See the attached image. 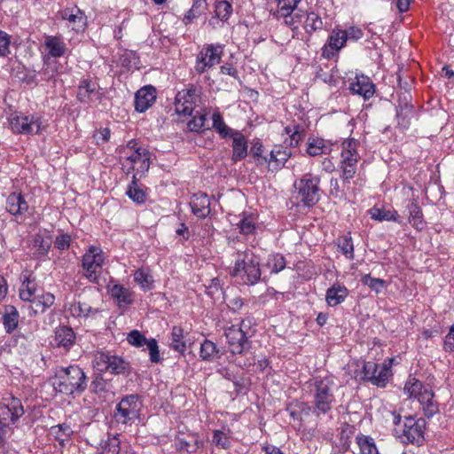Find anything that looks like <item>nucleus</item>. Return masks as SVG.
<instances>
[{"instance_id": "nucleus-1", "label": "nucleus", "mask_w": 454, "mask_h": 454, "mask_svg": "<svg viewBox=\"0 0 454 454\" xmlns=\"http://www.w3.org/2000/svg\"><path fill=\"white\" fill-rule=\"evenodd\" d=\"M53 387L56 391L65 395L82 393L87 388V377L77 365L62 367L54 378Z\"/></svg>"}, {"instance_id": "nucleus-2", "label": "nucleus", "mask_w": 454, "mask_h": 454, "mask_svg": "<svg viewBox=\"0 0 454 454\" xmlns=\"http://www.w3.org/2000/svg\"><path fill=\"white\" fill-rule=\"evenodd\" d=\"M134 141L129 142L127 146L120 151L121 162L128 173L134 172L136 177H141L148 171L150 167V153L141 146H137Z\"/></svg>"}, {"instance_id": "nucleus-3", "label": "nucleus", "mask_w": 454, "mask_h": 454, "mask_svg": "<svg viewBox=\"0 0 454 454\" xmlns=\"http://www.w3.org/2000/svg\"><path fill=\"white\" fill-rule=\"evenodd\" d=\"M333 380L328 377L323 379L317 378L309 385L310 392L313 395L315 412L317 415L320 413L325 414L332 409L333 403L335 401L333 391Z\"/></svg>"}, {"instance_id": "nucleus-4", "label": "nucleus", "mask_w": 454, "mask_h": 454, "mask_svg": "<svg viewBox=\"0 0 454 454\" xmlns=\"http://www.w3.org/2000/svg\"><path fill=\"white\" fill-rule=\"evenodd\" d=\"M358 147L359 142L354 138L345 139L341 144L339 167L341 171L340 177L344 183L349 182L356 173V166L360 160Z\"/></svg>"}, {"instance_id": "nucleus-5", "label": "nucleus", "mask_w": 454, "mask_h": 454, "mask_svg": "<svg viewBox=\"0 0 454 454\" xmlns=\"http://www.w3.org/2000/svg\"><path fill=\"white\" fill-rule=\"evenodd\" d=\"M320 178L310 173L303 175L294 182L295 199L306 207H312L319 200Z\"/></svg>"}, {"instance_id": "nucleus-6", "label": "nucleus", "mask_w": 454, "mask_h": 454, "mask_svg": "<svg viewBox=\"0 0 454 454\" xmlns=\"http://www.w3.org/2000/svg\"><path fill=\"white\" fill-rule=\"evenodd\" d=\"M9 124L16 134L35 135L45 130L47 123L37 114L25 115L20 112L11 114Z\"/></svg>"}, {"instance_id": "nucleus-7", "label": "nucleus", "mask_w": 454, "mask_h": 454, "mask_svg": "<svg viewBox=\"0 0 454 454\" xmlns=\"http://www.w3.org/2000/svg\"><path fill=\"white\" fill-rule=\"evenodd\" d=\"M106 254L95 246L90 247L82 257V273L90 282L98 283L103 272Z\"/></svg>"}, {"instance_id": "nucleus-8", "label": "nucleus", "mask_w": 454, "mask_h": 454, "mask_svg": "<svg viewBox=\"0 0 454 454\" xmlns=\"http://www.w3.org/2000/svg\"><path fill=\"white\" fill-rule=\"evenodd\" d=\"M142 406L143 403L139 395H125L116 405L114 419L118 423L125 425L133 422L139 418Z\"/></svg>"}, {"instance_id": "nucleus-9", "label": "nucleus", "mask_w": 454, "mask_h": 454, "mask_svg": "<svg viewBox=\"0 0 454 454\" xmlns=\"http://www.w3.org/2000/svg\"><path fill=\"white\" fill-rule=\"evenodd\" d=\"M243 320L239 326L231 325L224 331L225 337L229 345L230 351L233 355H245L251 348V341L247 332L245 330L248 327Z\"/></svg>"}, {"instance_id": "nucleus-10", "label": "nucleus", "mask_w": 454, "mask_h": 454, "mask_svg": "<svg viewBox=\"0 0 454 454\" xmlns=\"http://www.w3.org/2000/svg\"><path fill=\"white\" fill-rule=\"evenodd\" d=\"M20 297L23 301L31 302V307L35 313L44 312L55 301L52 294L44 293L35 286H26L25 288L20 289Z\"/></svg>"}, {"instance_id": "nucleus-11", "label": "nucleus", "mask_w": 454, "mask_h": 454, "mask_svg": "<svg viewBox=\"0 0 454 454\" xmlns=\"http://www.w3.org/2000/svg\"><path fill=\"white\" fill-rule=\"evenodd\" d=\"M247 252H238L234 269L231 271V276H238L244 273L247 279H243L244 284H255L261 276L259 262L249 259Z\"/></svg>"}, {"instance_id": "nucleus-12", "label": "nucleus", "mask_w": 454, "mask_h": 454, "mask_svg": "<svg viewBox=\"0 0 454 454\" xmlns=\"http://www.w3.org/2000/svg\"><path fill=\"white\" fill-rule=\"evenodd\" d=\"M94 366L100 372L121 374L129 370V364L121 356L110 352L98 351L94 356Z\"/></svg>"}, {"instance_id": "nucleus-13", "label": "nucleus", "mask_w": 454, "mask_h": 454, "mask_svg": "<svg viewBox=\"0 0 454 454\" xmlns=\"http://www.w3.org/2000/svg\"><path fill=\"white\" fill-rule=\"evenodd\" d=\"M223 54V47L220 44L205 45L196 58L195 70L199 74L208 71L220 63Z\"/></svg>"}, {"instance_id": "nucleus-14", "label": "nucleus", "mask_w": 454, "mask_h": 454, "mask_svg": "<svg viewBox=\"0 0 454 454\" xmlns=\"http://www.w3.org/2000/svg\"><path fill=\"white\" fill-rule=\"evenodd\" d=\"M388 377L389 368L387 365H380L372 361L363 362L362 371L359 374L361 380L370 381L377 387H383L386 386Z\"/></svg>"}, {"instance_id": "nucleus-15", "label": "nucleus", "mask_w": 454, "mask_h": 454, "mask_svg": "<svg viewBox=\"0 0 454 454\" xmlns=\"http://www.w3.org/2000/svg\"><path fill=\"white\" fill-rule=\"evenodd\" d=\"M425 421L423 419L415 420L414 418L409 416L405 418L403 427L402 434L400 436L403 442L419 443L423 441V428Z\"/></svg>"}, {"instance_id": "nucleus-16", "label": "nucleus", "mask_w": 454, "mask_h": 454, "mask_svg": "<svg viewBox=\"0 0 454 454\" xmlns=\"http://www.w3.org/2000/svg\"><path fill=\"white\" fill-rule=\"evenodd\" d=\"M347 43V35L343 30L334 28L322 48V57L331 59L335 57Z\"/></svg>"}, {"instance_id": "nucleus-17", "label": "nucleus", "mask_w": 454, "mask_h": 454, "mask_svg": "<svg viewBox=\"0 0 454 454\" xmlns=\"http://www.w3.org/2000/svg\"><path fill=\"white\" fill-rule=\"evenodd\" d=\"M292 157V150L283 145H275L269 152L268 168L270 171L281 169Z\"/></svg>"}, {"instance_id": "nucleus-18", "label": "nucleus", "mask_w": 454, "mask_h": 454, "mask_svg": "<svg viewBox=\"0 0 454 454\" xmlns=\"http://www.w3.org/2000/svg\"><path fill=\"white\" fill-rule=\"evenodd\" d=\"M196 105L195 90H183L176 95L175 107L178 114H192Z\"/></svg>"}, {"instance_id": "nucleus-19", "label": "nucleus", "mask_w": 454, "mask_h": 454, "mask_svg": "<svg viewBox=\"0 0 454 454\" xmlns=\"http://www.w3.org/2000/svg\"><path fill=\"white\" fill-rule=\"evenodd\" d=\"M348 89L352 94H357L364 100L370 99L375 93V85L365 75L356 76L355 80L350 82Z\"/></svg>"}, {"instance_id": "nucleus-20", "label": "nucleus", "mask_w": 454, "mask_h": 454, "mask_svg": "<svg viewBox=\"0 0 454 454\" xmlns=\"http://www.w3.org/2000/svg\"><path fill=\"white\" fill-rule=\"evenodd\" d=\"M43 46L48 55L58 59L69 53V50L61 35H45Z\"/></svg>"}, {"instance_id": "nucleus-21", "label": "nucleus", "mask_w": 454, "mask_h": 454, "mask_svg": "<svg viewBox=\"0 0 454 454\" xmlns=\"http://www.w3.org/2000/svg\"><path fill=\"white\" fill-rule=\"evenodd\" d=\"M60 16L67 20L72 26V29L77 32L82 31L87 24L85 14L76 6L66 8L61 11Z\"/></svg>"}, {"instance_id": "nucleus-22", "label": "nucleus", "mask_w": 454, "mask_h": 454, "mask_svg": "<svg viewBox=\"0 0 454 454\" xmlns=\"http://www.w3.org/2000/svg\"><path fill=\"white\" fill-rule=\"evenodd\" d=\"M98 85L90 79L81 81L77 90V98L82 103H89L99 98Z\"/></svg>"}, {"instance_id": "nucleus-23", "label": "nucleus", "mask_w": 454, "mask_h": 454, "mask_svg": "<svg viewBox=\"0 0 454 454\" xmlns=\"http://www.w3.org/2000/svg\"><path fill=\"white\" fill-rule=\"evenodd\" d=\"M229 137L232 139V161L237 162L244 160L247 156L248 148L246 137L239 130H235Z\"/></svg>"}, {"instance_id": "nucleus-24", "label": "nucleus", "mask_w": 454, "mask_h": 454, "mask_svg": "<svg viewBox=\"0 0 454 454\" xmlns=\"http://www.w3.org/2000/svg\"><path fill=\"white\" fill-rule=\"evenodd\" d=\"M1 405L7 410L12 423H15L24 414L21 401L12 393H6L3 396Z\"/></svg>"}, {"instance_id": "nucleus-25", "label": "nucleus", "mask_w": 454, "mask_h": 454, "mask_svg": "<svg viewBox=\"0 0 454 454\" xmlns=\"http://www.w3.org/2000/svg\"><path fill=\"white\" fill-rule=\"evenodd\" d=\"M156 96L152 87H144L140 89L135 97V108L143 113L146 111L155 101Z\"/></svg>"}, {"instance_id": "nucleus-26", "label": "nucleus", "mask_w": 454, "mask_h": 454, "mask_svg": "<svg viewBox=\"0 0 454 454\" xmlns=\"http://www.w3.org/2000/svg\"><path fill=\"white\" fill-rule=\"evenodd\" d=\"M190 204L192 213L198 217L204 218L210 213V200L206 193L194 194Z\"/></svg>"}, {"instance_id": "nucleus-27", "label": "nucleus", "mask_w": 454, "mask_h": 454, "mask_svg": "<svg viewBox=\"0 0 454 454\" xmlns=\"http://www.w3.org/2000/svg\"><path fill=\"white\" fill-rule=\"evenodd\" d=\"M333 151V145L323 138L309 137L307 143V153L310 156L329 154Z\"/></svg>"}, {"instance_id": "nucleus-28", "label": "nucleus", "mask_w": 454, "mask_h": 454, "mask_svg": "<svg viewBox=\"0 0 454 454\" xmlns=\"http://www.w3.org/2000/svg\"><path fill=\"white\" fill-rule=\"evenodd\" d=\"M28 208L27 201L20 193H11L6 200V209L13 215H21Z\"/></svg>"}, {"instance_id": "nucleus-29", "label": "nucleus", "mask_w": 454, "mask_h": 454, "mask_svg": "<svg viewBox=\"0 0 454 454\" xmlns=\"http://www.w3.org/2000/svg\"><path fill=\"white\" fill-rule=\"evenodd\" d=\"M75 334L68 326L59 327L55 332V342L58 347L69 349L74 343Z\"/></svg>"}, {"instance_id": "nucleus-30", "label": "nucleus", "mask_w": 454, "mask_h": 454, "mask_svg": "<svg viewBox=\"0 0 454 454\" xmlns=\"http://www.w3.org/2000/svg\"><path fill=\"white\" fill-rule=\"evenodd\" d=\"M434 393L428 387H424L423 392H419L417 399L423 406L425 416L427 418L432 417L437 411V406L434 403Z\"/></svg>"}, {"instance_id": "nucleus-31", "label": "nucleus", "mask_w": 454, "mask_h": 454, "mask_svg": "<svg viewBox=\"0 0 454 454\" xmlns=\"http://www.w3.org/2000/svg\"><path fill=\"white\" fill-rule=\"evenodd\" d=\"M223 355L216 344L209 340H205L200 344V356L203 361L212 362Z\"/></svg>"}, {"instance_id": "nucleus-32", "label": "nucleus", "mask_w": 454, "mask_h": 454, "mask_svg": "<svg viewBox=\"0 0 454 454\" xmlns=\"http://www.w3.org/2000/svg\"><path fill=\"white\" fill-rule=\"evenodd\" d=\"M348 294L345 286H332L326 292L325 301L329 306L333 307L341 303Z\"/></svg>"}, {"instance_id": "nucleus-33", "label": "nucleus", "mask_w": 454, "mask_h": 454, "mask_svg": "<svg viewBox=\"0 0 454 454\" xmlns=\"http://www.w3.org/2000/svg\"><path fill=\"white\" fill-rule=\"evenodd\" d=\"M109 292L120 307L130 304L133 301L132 293L125 286H112Z\"/></svg>"}, {"instance_id": "nucleus-34", "label": "nucleus", "mask_w": 454, "mask_h": 454, "mask_svg": "<svg viewBox=\"0 0 454 454\" xmlns=\"http://www.w3.org/2000/svg\"><path fill=\"white\" fill-rule=\"evenodd\" d=\"M51 245L49 239H45L41 234H35L32 239L31 251L35 257L41 258L48 254Z\"/></svg>"}, {"instance_id": "nucleus-35", "label": "nucleus", "mask_w": 454, "mask_h": 454, "mask_svg": "<svg viewBox=\"0 0 454 454\" xmlns=\"http://www.w3.org/2000/svg\"><path fill=\"white\" fill-rule=\"evenodd\" d=\"M127 195L136 203L142 204L147 199V194L143 187L137 184V177L136 175L132 176V182L128 187L126 192Z\"/></svg>"}, {"instance_id": "nucleus-36", "label": "nucleus", "mask_w": 454, "mask_h": 454, "mask_svg": "<svg viewBox=\"0 0 454 454\" xmlns=\"http://www.w3.org/2000/svg\"><path fill=\"white\" fill-rule=\"evenodd\" d=\"M99 454H119L120 440L116 435L107 434V438L99 442Z\"/></svg>"}, {"instance_id": "nucleus-37", "label": "nucleus", "mask_w": 454, "mask_h": 454, "mask_svg": "<svg viewBox=\"0 0 454 454\" xmlns=\"http://www.w3.org/2000/svg\"><path fill=\"white\" fill-rule=\"evenodd\" d=\"M19 322V312L14 306H7L3 316V323L7 333H12L17 328Z\"/></svg>"}, {"instance_id": "nucleus-38", "label": "nucleus", "mask_w": 454, "mask_h": 454, "mask_svg": "<svg viewBox=\"0 0 454 454\" xmlns=\"http://www.w3.org/2000/svg\"><path fill=\"white\" fill-rule=\"evenodd\" d=\"M170 348L184 354L187 348L186 342L184 340V330L179 326H174L171 331Z\"/></svg>"}, {"instance_id": "nucleus-39", "label": "nucleus", "mask_w": 454, "mask_h": 454, "mask_svg": "<svg viewBox=\"0 0 454 454\" xmlns=\"http://www.w3.org/2000/svg\"><path fill=\"white\" fill-rule=\"evenodd\" d=\"M212 121L213 128L215 129V131L220 135L222 138H227L233 132H235L234 129H231L225 124L223 118L219 111L214 112L212 115Z\"/></svg>"}, {"instance_id": "nucleus-40", "label": "nucleus", "mask_w": 454, "mask_h": 454, "mask_svg": "<svg viewBox=\"0 0 454 454\" xmlns=\"http://www.w3.org/2000/svg\"><path fill=\"white\" fill-rule=\"evenodd\" d=\"M51 433L54 435L59 443L64 446L66 442L70 440L73 430L69 425L64 423L51 427Z\"/></svg>"}, {"instance_id": "nucleus-41", "label": "nucleus", "mask_w": 454, "mask_h": 454, "mask_svg": "<svg viewBox=\"0 0 454 454\" xmlns=\"http://www.w3.org/2000/svg\"><path fill=\"white\" fill-rule=\"evenodd\" d=\"M337 246L346 258H354V246L350 232L339 237L337 239Z\"/></svg>"}, {"instance_id": "nucleus-42", "label": "nucleus", "mask_w": 454, "mask_h": 454, "mask_svg": "<svg viewBox=\"0 0 454 454\" xmlns=\"http://www.w3.org/2000/svg\"><path fill=\"white\" fill-rule=\"evenodd\" d=\"M323 28V20L321 17L314 12L307 13L306 20L304 21V29L307 34L312 35L314 32Z\"/></svg>"}, {"instance_id": "nucleus-43", "label": "nucleus", "mask_w": 454, "mask_h": 454, "mask_svg": "<svg viewBox=\"0 0 454 454\" xmlns=\"http://www.w3.org/2000/svg\"><path fill=\"white\" fill-rule=\"evenodd\" d=\"M257 216L254 214H244L238 223L240 232L245 235L253 234L256 229Z\"/></svg>"}, {"instance_id": "nucleus-44", "label": "nucleus", "mask_w": 454, "mask_h": 454, "mask_svg": "<svg viewBox=\"0 0 454 454\" xmlns=\"http://www.w3.org/2000/svg\"><path fill=\"white\" fill-rule=\"evenodd\" d=\"M251 154L257 165H266L268 161L269 152H267L260 140L254 141L251 147Z\"/></svg>"}, {"instance_id": "nucleus-45", "label": "nucleus", "mask_w": 454, "mask_h": 454, "mask_svg": "<svg viewBox=\"0 0 454 454\" xmlns=\"http://www.w3.org/2000/svg\"><path fill=\"white\" fill-rule=\"evenodd\" d=\"M409 222L417 230L424 227L422 210L417 203H411L408 207Z\"/></svg>"}, {"instance_id": "nucleus-46", "label": "nucleus", "mask_w": 454, "mask_h": 454, "mask_svg": "<svg viewBox=\"0 0 454 454\" xmlns=\"http://www.w3.org/2000/svg\"><path fill=\"white\" fill-rule=\"evenodd\" d=\"M372 218L378 221H394L399 223V215L395 210L386 208H372L371 211Z\"/></svg>"}, {"instance_id": "nucleus-47", "label": "nucleus", "mask_w": 454, "mask_h": 454, "mask_svg": "<svg viewBox=\"0 0 454 454\" xmlns=\"http://www.w3.org/2000/svg\"><path fill=\"white\" fill-rule=\"evenodd\" d=\"M356 442L361 454H379L372 438L364 435H357Z\"/></svg>"}, {"instance_id": "nucleus-48", "label": "nucleus", "mask_w": 454, "mask_h": 454, "mask_svg": "<svg viewBox=\"0 0 454 454\" xmlns=\"http://www.w3.org/2000/svg\"><path fill=\"white\" fill-rule=\"evenodd\" d=\"M424 387H425L422 385L421 381L412 378L406 382L403 391L408 397L417 398L419 392H423Z\"/></svg>"}, {"instance_id": "nucleus-49", "label": "nucleus", "mask_w": 454, "mask_h": 454, "mask_svg": "<svg viewBox=\"0 0 454 454\" xmlns=\"http://www.w3.org/2000/svg\"><path fill=\"white\" fill-rule=\"evenodd\" d=\"M300 1L301 0H278L277 10L278 16L282 18L292 14Z\"/></svg>"}, {"instance_id": "nucleus-50", "label": "nucleus", "mask_w": 454, "mask_h": 454, "mask_svg": "<svg viewBox=\"0 0 454 454\" xmlns=\"http://www.w3.org/2000/svg\"><path fill=\"white\" fill-rule=\"evenodd\" d=\"M195 116L192 117L191 121L187 123V127L190 131L192 132H200L203 130L205 122L207 120L206 113H197Z\"/></svg>"}, {"instance_id": "nucleus-51", "label": "nucleus", "mask_w": 454, "mask_h": 454, "mask_svg": "<svg viewBox=\"0 0 454 454\" xmlns=\"http://www.w3.org/2000/svg\"><path fill=\"white\" fill-rule=\"evenodd\" d=\"M267 266L270 272L278 273L286 267V260L281 254H273L269 257Z\"/></svg>"}, {"instance_id": "nucleus-52", "label": "nucleus", "mask_w": 454, "mask_h": 454, "mask_svg": "<svg viewBox=\"0 0 454 454\" xmlns=\"http://www.w3.org/2000/svg\"><path fill=\"white\" fill-rule=\"evenodd\" d=\"M128 342L137 348L144 347L149 340L144 334L137 330H132L127 336Z\"/></svg>"}, {"instance_id": "nucleus-53", "label": "nucleus", "mask_w": 454, "mask_h": 454, "mask_svg": "<svg viewBox=\"0 0 454 454\" xmlns=\"http://www.w3.org/2000/svg\"><path fill=\"white\" fill-rule=\"evenodd\" d=\"M231 12L232 6L229 2L223 0L216 4L215 13L219 19L227 20Z\"/></svg>"}, {"instance_id": "nucleus-54", "label": "nucleus", "mask_w": 454, "mask_h": 454, "mask_svg": "<svg viewBox=\"0 0 454 454\" xmlns=\"http://www.w3.org/2000/svg\"><path fill=\"white\" fill-rule=\"evenodd\" d=\"M149 350L150 361L154 364H158L160 362L161 357L160 355V350L158 347L157 340L153 338L149 339L147 343L145 344Z\"/></svg>"}, {"instance_id": "nucleus-55", "label": "nucleus", "mask_w": 454, "mask_h": 454, "mask_svg": "<svg viewBox=\"0 0 454 454\" xmlns=\"http://www.w3.org/2000/svg\"><path fill=\"white\" fill-rule=\"evenodd\" d=\"M212 442L214 444L223 449H228L231 445L229 438L221 430L214 431Z\"/></svg>"}, {"instance_id": "nucleus-56", "label": "nucleus", "mask_w": 454, "mask_h": 454, "mask_svg": "<svg viewBox=\"0 0 454 454\" xmlns=\"http://www.w3.org/2000/svg\"><path fill=\"white\" fill-rule=\"evenodd\" d=\"M106 380L100 374H97L90 384L93 393L98 394L106 390Z\"/></svg>"}, {"instance_id": "nucleus-57", "label": "nucleus", "mask_w": 454, "mask_h": 454, "mask_svg": "<svg viewBox=\"0 0 454 454\" xmlns=\"http://www.w3.org/2000/svg\"><path fill=\"white\" fill-rule=\"evenodd\" d=\"M10 35L0 30V57H6L10 53Z\"/></svg>"}, {"instance_id": "nucleus-58", "label": "nucleus", "mask_w": 454, "mask_h": 454, "mask_svg": "<svg viewBox=\"0 0 454 454\" xmlns=\"http://www.w3.org/2000/svg\"><path fill=\"white\" fill-rule=\"evenodd\" d=\"M111 131L108 128H100L93 134V138L97 145H102L109 141Z\"/></svg>"}, {"instance_id": "nucleus-59", "label": "nucleus", "mask_w": 454, "mask_h": 454, "mask_svg": "<svg viewBox=\"0 0 454 454\" xmlns=\"http://www.w3.org/2000/svg\"><path fill=\"white\" fill-rule=\"evenodd\" d=\"M134 281L137 284H150L153 279L148 270L140 269L134 273Z\"/></svg>"}, {"instance_id": "nucleus-60", "label": "nucleus", "mask_w": 454, "mask_h": 454, "mask_svg": "<svg viewBox=\"0 0 454 454\" xmlns=\"http://www.w3.org/2000/svg\"><path fill=\"white\" fill-rule=\"evenodd\" d=\"M71 244V237L68 234H60L56 237L54 246L59 250H67Z\"/></svg>"}, {"instance_id": "nucleus-61", "label": "nucleus", "mask_w": 454, "mask_h": 454, "mask_svg": "<svg viewBox=\"0 0 454 454\" xmlns=\"http://www.w3.org/2000/svg\"><path fill=\"white\" fill-rule=\"evenodd\" d=\"M302 17L303 16L299 13H292L282 18L284 19V21L287 26H289L293 29H295L298 27V25L301 22Z\"/></svg>"}, {"instance_id": "nucleus-62", "label": "nucleus", "mask_w": 454, "mask_h": 454, "mask_svg": "<svg viewBox=\"0 0 454 454\" xmlns=\"http://www.w3.org/2000/svg\"><path fill=\"white\" fill-rule=\"evenodd\" d=\"M201 3V0H196L193 3L192 7L188 11L187 14L184 18L185 24L192 22V20L198 16L197 9L200 6Z\"/></svg>"}, {"instance_id": "nucleus-63", "label": "nucleus", "mask_w": 454, "mask_h": 454, "mask_svg": "<svg viewBox=\"0 0 454 454\" xmlns=\"http://www.w3.org/2000/svg\"><path fill=\"white\" fill-rule=\"evenodd\" d=\"M304 137V129H300V126H295L294 132L291 134V146H298L300 141Z\"/></svg>"}, {"instance_id": "nucleus-64", "label": "nucleus", "mask_w": 454, "mask_h": 454, "mask_svg": "<svg viewBox=\"0 0 454 454\" xmlns=\"http://www.w3.org/2000/svg\"><path fill=\"white\" fill-rule=\"evenodd\" d=\"M444 349L449 352L454 351V325L450 328L444 340Z\"/></svg>"}]
</instances>
